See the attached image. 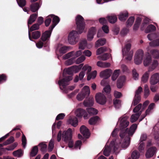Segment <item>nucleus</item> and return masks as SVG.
<instances>
[{"instance_id": "a19ab883", "label": "nucleus", "mask_w": 159, "mask_h": 159, "mask_svg": "<svg viewBox=\"0 0 159 159\" xmlns=\"http://www.w3.org/2000/svg\"><path fill=\"white\" fill-rule=\"evenodd\" d=\"M110 55L108 53H105L103 55L99 56L98 57V58L99 60L103 61H106L110 57Z\"/></svg>"}, {"instance_id": "f704fd0d", "label": "nucleus", "mask_w": 159, "mask_h": 159, "mask_svg": "<svg viewBox=\"0 0 159 159\" xmlns=\"http://www.w3.org/2000/svg\"><path fill=\"white\" fill-rule=\"evenodd\" d=\"M40 7L39 3L36 2L32 4L30 6L31 11L33 12H35L38 10Z\"/></svg>"}, {"instance_id": "39448f33", "label": "nucleus", "mask_w": 159, "mask_h": 159, "mask_svg": "<svg viewBox=\"0 0 159 159\" xmlns=\"http://www.w3.org/2000/svg\"><path fill=\"white\" fill-rule=\"evenodd\" d=\"M90 93L89 87L85 86L82 89L81 92L79 93L76 97L77 100L79 101L82 100L86 96H89Z\"/></svg>"}, {"instance_id": "423d86ee", "label": "nucleus", "mask_w": 159, "mask_h": 159, "mask_svg": "<svg viewBox=\"0 0 159 159\" xmlns=\"http://www.w3.org/2000/svg\"><path fill=\"white\" fill-rule=\"evenodd\" d=\"M143 54V51L141 49H139L136 52L134 59V61L135 64L139 65L141 63Z\"/></svg>"}, {"instance_id": "ea45409f", "label": "nucleus", "mask_w": 159, "mask_h": 159, "mask_svg": "<svg viewBox=\"0 0 159 159\" xmlns=\"http://www.w3.org/2000/svg\"><path fill=\"white\" fill-rule=\"evenodd\" d=\"M38 146L40 148V150L42 152L44 153L46 151L47 146L44 142L39 143Z\"/></svg>"}, {"instance_id": "338daca9", "label": "nucleus", "mask_w": 159, "mask_h": 159, "mask_svg": "<svg viewBox=\"0 0 159 159\" xmlns=\"http://www.w3.org/2000/svg\"><path fill=\"white\" fill-rule=\"evenodd\" d=\"M142 92V88L141 86H139L138 87V89L136 91L135 95L141 96V94Z\"/></svg>"}, {"instance_id": "8fccbe9b", "label": "nucleus", "mask_w": 159, "mask_h": 159, "mask_svg": "<svg viewBox=\"0 0 159 159\" xmlns=\"http://www.w3.org/2000/svg\"><path fill=\"white\" fill-rule=\"evenodd\" d=\"M98 118V117L96 116L92 117L89 121V124L91 125H94L97 121Z\"/></svg>"}, {"instance_id": "1a4fd4ad", "label": "nucleus", "mask_w": 159, "mask_h": 159, "mask_svg": "<svg viewBox=\"0 0 159 159\" xmlns=\"http://www.w3.org/2000/svg\"><path fill=\"white\" fill-rule=\"evenodd\" d=\"M72 129L70 128L66 131H64L62 134V140L66 143L70 140L72 137Z\"/></svg>"}, {"instance_id": "37998d69", "label": "nucleus", "mask_w": 159, "mask_h": 159, "mask_svg": "<svg viewBox=\"0 0 159 159\" xmlns=\"http://www.w3.org/2000/svg\"><path fill=\"white\" fill-rule=\"evenodd\" d=\"M120 72V70H116L114 71L111 77V79L113 81H115L116 79L119 75Z\"/></svg>"}, {"instance_id": "473e14b6", "label": "nucleus", "mask_w": 159, "mask_h": 159, "mask_svg": "<svg viewBox=\"0 0 159 159\" xmlns=\"http://www.w3.org/2000/svg\"><path fill=\"white\" fill-rule=\"evenodd\" d=\"M128 16V12L125 11H124L120 13L119 15V18L120 20L123 21L126 19Z\"/></svg>"}, {"instance_id": "7c9ffc66", "label": "nucleus", "mask_w": 159, "mask_h": 159, "mask_svg": "<svg viewBox=\"0 0 159 159\" xmlns=\"http://www.w3.org/2000/svg\"><path fill=\"white\" fill-rule=\"evenodd\" d=\"M37 16V14L36 13L30 15L28 22V28H29V25L31 24L35 21Z\"/></svg>"}, {"instance_id": "0eeeda50", "label": "nucleus", "mask_w": 159, "mask_h": 159, "mask_svg": "<svg viewBox=\"0 0 159 159\" xmlns=\"http://www.w3.org/2000/svg\"><path fill=\"white\" fill-rule=\"evenodd\" d=\"M82 54V51L79 50L76 52L75 51H71L64 55L62 58L63 59H67L70 57H73L74 58L79 57Z\"/></svg>"}, {"instance_id": "c85d7f7f", "label": "nucleus", "mask_w": 159, "mask_h": 159, "mask_svg": "<svg viewBox=\"0 0 159 159\" xmlns=\"http://www.w3.org/2000/svg\"><path fill=\"white\" fill-rule=\"evenodd\" d=\"M39 24H35L33 25L30 28V30L29 29V39L31 41V35L30 33V30L31 31L38 30L39 28Z\"/></svg>"}, {"instance_id": "f257e3e1", "label": "nucleus", "mask_w": 159, "mask_h": 159, "mask_svg": "<svg viewBox=\"0 0 159 159\" xmlns=\"http://www.w3.org/2000/svg\"><path fill=\"white\" fill-rule=\"evenodd\" d=\"M129 118L128 116L124 115L119 119V128L120 130L119 136L123 140L121 147L123 148L127 147L129 144V129L126 128L129 125Z\"/></svg>"}, {"instance_id": "f3484780", "label": "nucleus", "mask_w": 159, "mask_h": 159, "mask_svg": "<svg viewBox=\"0 0 159 159\" xmlns=\"http://www.w3.org/2000/svg\"><path fill=\"white\" fill-rule=\"evenodd\" d=\"M129 44L127 43L122 49L123 58L129 60Z\"/></svg>"}, {"instance_id": "4d7b16f0", "label": "nucleus", "mask_w": 159, "mask_h": 159, "mask_svg": "<svg viewBox=\"0 0 159 159\" xmlns=\"http://www.w3.org/2000/svg\"><path fill=\"white\" fill-rule=\"evenodd\" d=\"M107 50V48L105 47H101L98 49L96 51L97 55H98L101 54L102 53Z\"/></svg>"}, {"instance_id": "09e8293b", "label": "nucleus", "mask_w": 159, "mask_h": 159, "mask_svg": "<svg viewBox=\"0 0 159 159\" xmlns=\"http://www.w3.org/2000/svg\"><path fill=\"white\" fill-rule=\"evenodd\" d=\"M131 157L132 159H138L140 157V153L138 151L135 150L132 152Z\"/></svg>"}, {"instance_id": "a211bd4d", "label": "nucleus", "mask_w": 159, "mask_h": 159, "mask_svg": "<svg viewBox=\"0 0 159 159\" xmlns=\"http://www.w3.org/2000/svg\"><path fill=\"white\" fill-rule=\"evenodd\" d=\"M96 32V29L94 27H92L89 30L87 35V39L88 40L91 41L93 39Z\"/></svg>"}, {"instance_id": "6e6d98bb", "label": "nucleus", "mask_w": 159, "mask_h": 159, "mask_svg": "<svg viewBox=\"0 0 159 159\" xmlns=\"http://www.w3.org/2000/svg\"><path fill=\"white\" fill-rule=\"evenodd\" d=\"M142 104L139 103L137 104L133 110V111L134 113H137L139 112L142 109Z\"/></svg>"}, {"instance_id": "774afa93", "label": "nucleus", "mask_w": 159, "mask_h": 159, "mask_svg": "<svg viewBox=\"0 0 159 159\" xmlns=\"http://www.w3.org/2000/svg\"><path fill=\"white\" fill-rule=\"evenodd\" d=\"M75 59V58H74L73 57H72L71 58L66 61L65 64L68 66L72 65Z\"/></svg>"}, {"instance_id": "864d4df0", "label": "nucleus", "mask_w": 159, "mask_h": 159, "mask_svg": "<svg viewBox=\"0 0 159 159\" xmlns=\"http://www.w3.org/2000/svg\"><path fill=\"white\" fill-rule=\"evenodd\" d=\"M41 33L38 31H36L32 33V37L34 39H37L40 36Z\"/></svg>"}, {"instance_id": "9b49d317", "label": "nucleus", "mask_w": 159, "mask_h": 159, "mask_svg": "<svg viewBox=\"0 0 159 159\" xmlns=\"http://www.w3.org/2000/svg\"><path fill=\"white\" fill-rule=\"evenodd\" d=\"M157 148L155 147H152L149 148L147 151L145 156L147 158H149L152 157L156 154Z\"/></svg>"}, {"instance_id": "6e6552de", "label": "nucleus", "mask_w": 159, "mask_h": 159, "mask_svg": "<svg viewBox=\"0 0 159 159\" xmlns=\"http://www.w3.org/2000/svg\"><path fill=\"white\" fill-rule=\"evenodd\" d=\"M95 98L97 102L101 105H104L106 102L107 98L102 93H97Z\"/></svg>"}, {"instance_id": "e2e57ef3", "label": "nucleus", "mask_w": 159, "mask_h": 159, "mask_svg": "<svg viewBox=\"0 0 159 159\" xmlns=\"http://www.w3.org/2000/svg\"><path fill=\"white\" fill-rule=\"evenodd\" d=\"M14 141V139L13 137H11L8 139L4 143L5 145L9 144Z\"/></svg>"}, {"instance_id": "c9c22d12", "label": "nucleus", "mask_w": 159, "mask_h": 159, "mask_svg": "<svg viewBox=\"0 0 159 159\" xmlns=\"http://www.w3.org/2000/svg\"><path fill=\"white\" fill-rule=\"evenodd\" d=\"M87 42L85 39L80 41L79 45V48L82 50L84 49L87 46Z\"/></svg>"}, {"instance_id": "680f3d73", "label": "nucleus", "mask_w": 159, "mask_h": 159, "mask_svg": "<svg viewBox=\"0 0 159 159\" xmlns=\"http://www.w3.org/2000/svg\"><path fill=\"white\" fill-rule=\"evenodd\" d=\"M132 73L133 78L135 80H138L139 78V74L135 69H134L133 70Z\"/></svg>"}, {"instance_id": "7ed1b4c3", "label": "nucleus", "mask_w": 159, "mask_h": 159, "mask_svg": "<svg viewBox=\"0 0 159 159\" xmlns=\"http://www.w3.org/2000/svg\"><path fill=\"white\" fill-rule=\"evenodd\" d=\"M120 143L118 144H115L114 141H112L110 143L109 147L106 145L103 151V154L107 157L110 155V152H115L120 146Z\"/></svg>"}, {"instance_id": "ddd939ff", "label": "nucleus", "mask_w": 159, "mask_h": 159, "mask_svg": "<svg viewBox=\"0 0 159 159\" xmlns=\"http://www.w3.org/2000/svg\"><path fill=\"white\" fill-rule=\"evenodd\" d=\"M151 84H159V73H156L152 75L150 80Z\"/></svg>"}, {"instance_id": "2eb2a0df", "label": "nucleus", "mask_w": 159, "mask_h": 159, "mask_svg": "<svg viewBox=\"0 0 159 159\" xmlns=\"http://www.w3.org/2000/svg\"><path fill=\"white\" fill-rule=\"evenodd\" d=\"M70 46H62L61 44L58 45L57 51H58L60 54H63L72 49Z\"/></svg>"}, {"instance_id": "b1692460", "label": "nucleus", "mask_w": 159, "mask_h": 159, "mask_svg": "<svg viewBox=\"0 0 159 159\" xmlns=\"http://www.w3.org/2000/svg\"><path fill=\"white\" fill-rule=\"evenodd\" d=\"M93 104L94 99L93 98H86L84 102V105L86 107L92 106Z\"/></svg>"}, {"instance_id": "c756f323", "label": "nucleus", "mask_w": 159, "mask_h": 159, "mask_svg": "<svg viewBox=\"0 0 159 159\" xmlns=\"http://www.w3.org/2000/svg\"><path fill=\"white\" fill-rule=\"evenodd\" d=\"M141 100V96L135 95L132 102V106L133 105L134 106L137 105L140 102Z\"/></svg>"}, {"instance_id": "a878e982", "label": "nucleus", "mask_w": 159, "mask_h": 159, "mask_svg": "<svg viewBox=\"0 0 159 159\" xmlns=\"http://www.w3.org/2000/svg\"><path fill=\"white\" fill-rule=\"evenodd\" d=\"M142 19L141 18L138 17L136 18L135 23L133 26V30L134 31L137 30L139 27L140 25Z\"/></svg>"}, {"instance_id": "5701e85b", "label": "nucleus", "mask_w": 159, "mask_h": 159, "mask_svg": "<svg viewBox=\"0 0 159 159\" xmlns=\"http://www.w3.org/2000/svg\"><path fill=\"white\" fill-rule=\"evenodd\" d=\"M125 80V76L120 77L118 79L117 82V86L119 89L121 88L123 86Z\"/></svg>"}, {"instance_id": "4be33fe9", "label": "nucleus", "mask_w": 159, "mask_h": 159, "mask_svg": "<svg viewBox=\"0 0 159 159\" xmlns=\"http://www.w3.org/2000/svg\"><path fill=\"white\" fill-rule=\"evenodd\" d=\"M141 111H139V112L133 114L130 119V121L132 123H134L136 121L139 116L141 115Z\"/></svg>"}, {"instance_id": "a18cd8bd", "label": "nucleus", "mask_w": 159, "mask_h": 159, "mask_svg": "<svg viewBox=\"0 0 159 159\" xmlns=\"http://www.w3.org/2000/svg\"><path fill=\"white\" fill-rule=\"evenodd\" d=\"M149 74V71L146 72L143 75L141 80L143 83L146 82L148 80Z\"/></svg>"}, {"instance_id": "bb28decb", "label": "nucleus", "mask_w": 159, "mask_h": 159, "mask_svg": "<svg viewBox=\"0 0 159 159\" xmlns=\"http://www.w3.org/2000/svg\"><path fill=\"white\" fill-rule=\"evenodd\" d=\"M138 127V124H133L130 127V141L131 137L135 132Z\"/></svg>"}, {"instance_id": "4468645a", "label": "nucleus", "mask_w": 159, "mask_h": 159, "mask_svg": "<svg viewBox=\"0 0 159 159\" xmlns=\"http://www.w3.org/2000/svg\"><path fill=\"white\" fill-rule=\"evenodd\" d=\"M52 30L49 27L48 30L46 31L42 34L41 39L43 42L47 41L49 39Z\"/></svg>"}, {"instance_id": "5fc2aeb1", "label": "nucleus", "mask_w": 159, "mask_h": 159, "mask_svg": "<svg viewBox=\"0 0 159 159\" xmlns=\"http://www.w3.org/2000/svg\"><path fill=\"white\" fill-rule=\"evenodd\" d=\"M17 143H15L11 145L8 148H2V150H3L4 151H6V150L8 151L13 150L17 146Z\"/></svg>"}, {"instance_id": "72a5a7b5", "label": "nucleus", "mask_w": 159, "mask_h": 159, "mask_svg": "<svg viewBox=\"0 0 159 159\" xmlns=\"http://www.w3.org/2000/svg\"><path fill=\"white\" fill-rule=\"evenodd\" d=\"M106 40L104 38L99 39L95 43V46L98 48L102 46L103 45L106 43Z\"/></svg>"}, {"instance_id": "69168bd1", "label": "nucleus", "mask_w": 159, "mask_h": 159, "mask_svg": "<svg viewBox=\"0 0 159 159\" xmlns=\"http://www.w3.org/2000/svg\"><path fill=\"white\" fill-rule=\"evenodd\" d=\"M149 102V101L148 100L145 101L143 103V105H142V109L140 111H141V113H142V112L145 110L146 107L148 106Z\"/></svg>"}, {"instance_id": "393cba45", "label": "nucleus", "mask_w": 159, "mask_h": 159, "mask_svg": "<svg viewBox=\"0 0 159 159\" xmlns=\"http://www.w3.org/2000/svg\"><path fill=\"white\" fill-rule=\"evenodd\" d=\"M67 122L74 127L76 126L78 124V119L76 117H71L69 118Z\"/></svg>"}, {"instance_id": "bf43d9fd", "label": "nucleus", "mask_w": 159, "mask_h": 159, "mask_svg": "<svg viewBox=\"0 0 159 159\" xmlns=\"http://www.w3.org/2000/svg\"><path fill=\"white\" fill-rule=\"evenodd\" d=\"M149 45L151 46H159V39H155L149 43Z\"/></svg>"}, {"instance_id": "cd10ccee", "label": "nucleus", "mask_w": 159, "mask_h": 159, "mask_svg": "<svg viewBox=\"0 0 159 159\" xmlns=\"http://www.w3.org/2000/svg\"><path fill=\"white\" fill-rule=\"evenodd\" d=\"M156 30V27L152 24L149 25L145 30V33H149L154 32Z\"/></svg>"}, {"instance_id": "49530a36", "label": "nucleus", "mask_w": 159, "mask_h": 159, "mask_svg": "<svg viewBox=\"0 0 159 159\" xmlns=\"http://www.w3.org/2000/svg\"><path fill=\"white\" fill-rule=\"evenodd\" d=\"M107 18L109 21L111 23H114L116 22L117 18L116 16L111 15L108 16Z\"/></svg>"}, {"instance_id": "6ab92c4d", "label": "nucleus", "mask_w": 159, "mask_h": 159, "mask_svg": "<svg viewBox=\"0 0 159 159\" xmlns=\"http://www.w3.org/2000/svg\"><path fill=\"white\" fill-rule=\"evenodd\" d=\"M80 131L85 138H88L90 135L89 129L84 125H82L80 128Z\"/></svg>"}, {"instance_id": "58836bf2", "label": "nucleus", "mask_w": 159, "mask_h": 159, "mask_svg": "<svg viewBox=\"0 0 159 159\" xmlns=\"http://www.w3.org/2000/svg\"><path fill=\"white\" fill-rule=\"evenodd\" d=\"M150 53L155 58H159V51L157 49H152L150 52Z\"/></svg>"}, {"instance_id": "e433bc0d", "label": "nucleus", "mask_w": 159, "mask_h": 159, "mask_svg": "<svg viewBox=\"0 0 159 159\" xmlns=\"http://www.w3.org/2000/svg\"><path fill=\"white\" fill-rule=\"evenodd\" d=\"M127 25L126 27L124 28L120 32V33L122 36H125L126 34L129 31V19L127 20Z\"/></svg>"}, {"instance_id": "de8ad7c7", "label": "nucleus", "mask_w": 159, "mask_h": 159, "mask_svg": "<svg viewBox=\"0 0 159 159\" xmlns=\"http://www.w3.org/2000/svg\"><path fill=\"white\" fill-rule=\"evenodd\" d=\"M23 152L21 149H19L13 152V154L15 157H20L23 155Z\"/></svg>"}, {"instance_id": "aec40b11", "label": "nucleus", "mask_w": 159, "mask_h": 159, "mask_svg": "<svg viewBox=\"0 0 159 159\" xmlns=\"http://www.w3.org/2000/svg\"><path fill=\"white\" fill-rule=\"evenodd\" d=\"M111 73V70L107 69L101 72L100 75L101 77L107 79L110 76Z\"/></svg>"}, {"instance_id": "9d476101", "label": "nucleus", "mask_w": 159, "mask_h": 159, "mask_svg": "<svg viewBox=\"0 0 159 159\" xmlns=\"http://www.w3.org/2000/svg\"><path fill=\"white\" fill-rule=\"evenodd\" d=\"M76 116L79 118H81L83 116L85 119L88 118V115L86 111L83 109L79 108L76 110L75 112Z\"/></svg>"}, {"instance_id": "dca6fc26", "label": "nucleus", "mask_w": 159, "mask_h": 159, "mask_svg": "<svg viewBox=\"0 0 159 159\" xmlns=\"http://www.w3.org/2000/svg\"><path fill=\"white\" fill-rule=\"evenodd\" d=\"M78 66H72L66 69H64L63 71V75H64L65 71H66L67 74L69 75L72 74L73 73H76L78 72Z\"/></svg>"}, {"instance_id": "79ce46f5", "label": "nucleus", "mask_w": 159, "mask_h": 159, "mask_svg": "<svg viewBox=\"0 0 159 159\" xmlns=\"http://www.w3.org/2000/svg\"><path fill=\"white\" fill-rule=\"evenodd\" d=\"M113 104L116 108H119L121 107V101L116 99H114L113 100Z\"/></svg>"}, {"instance_id": "4c0bfd02", "label": "nucleus", "mask_w": 159, "mask_h": 159, "mask_svg": "<svg viewBox=\"0 0 159 159\" xmlns=\"http://www.w3.org/2000/svg\"><path fill=\"white\" fill-rule=\"evenodd\" d=\"M152 61L151 57L149 53H148L146 57L143 61V64L144 66H147L151 63Z\"/></svg>"}, {"instance_id": "c03bdc74", "label": "nucleus", "mask_w": 159, "mask_h": 159, "mask_svg": "<svg viewBox=\"0 0 159 159\" xmlns=\"http://www.w3.org/2000/svg\"><path fill=\"white\" fill-rule=\"evenodd\" d=\"M88 76L87 79V80H89L91 79H94L96 77L97 75V71L96 70H94L93 71L92 73H87Z\"/></svg>"}, {"instance_id": "052dcab7", "label": "nucleus", "mask_w": 159, "mask_h": 159, "mask_svg": "<svg viewBox=\"0 0 159 159\" xmlns=\"http://www.w3.org/2000/svg\"><path fill=\"white\" fill-rule=\"evenodd\" d=\"M85 59V57L84 56H82L78 58L75 61V63L79 64L83 62Z\"/></svg>"}, {"instance_id": "0e129e2a", "label": "nucleus", "mask_w": 159, "mask_h": 159, "mask_svg": "<svg viewBox=\"0 0 159 159\" xmlns=\"http://www.w3.org/2000/svg\"><path fill=\"white\" fill-rule=\"evenodd\" d=\"M36 45L37 47L39 48H41L43 46L45 47L47 46L45 43L44 44L41 41H39L38 43H36Z\"/></svg>"}, {"instance_id": "13d9d810", "label": "nucleus", "mask_w": 159, "mask_h": 159, "mask_svg": "<svg viewBox=\"0 0 159 159\" xmlns=\"http://www.w3.org/2000/svg\"><path fill=\"white\" fill-rule=\"evenodd\" d=\"M54 147V140L52 139L49 142L48 145V151L51 152L53 150Z\"/></svg>"}, {"instance_id": "603ef678", "label": "nucleus", "mask_w": 159, "mask_h": 159, "mask_svg": "<svg viewBox=\"0 0 159 159\" xmlns=\"http://www.w3.org/2000/svg\"><path fill=\"white\" fill-rule=\"evenodd\" d=\"M38 149L37 146H34L32 148L30 153V156L32 157L35 156L38 153Z\"/></svg>"}, {"instance_id": "2f4dec72", "label": "nucleus", "mask_w": 159, "mask_h": 159, "mask_svg": "<svg viewBox=\"0 0 159 159\" xmlns=\"http://www.w3.org/2000/svg\"><path fill=\"white\" fill-rule=\"evenodd\" d=\"M98 66L102 68H107L110 67V64L109 62H104L101 61H98L97 63Z\"/></svg>"}, {"instance_id": "20e7f679", "label": "nucleus", "mask_w": 159, "mask_h": 159, "mask_svg": "<svg viewBox=\"0 0 159 159\" xmlns=\"http://www.w3.org/2000/svg\"><path fill=\"white\" fill-rule=\"evenodd\" d=\"M73 79L71 76H69L66 78L59 80L58 81V84L60 86V89L61 90H65V87L69 84V81L72 80ZM64 92L67 93L66 91L64 90Z\"/></svg>"}, {"instance_id": "412c9836", "label": "nucleus", "mask_w": 159, "mask_h": 159, "mask_svg": "<svg viewBox=\"0 0 159 159\" xmlns=\"http://www.w3.org/2000/svg\"><path fill=\"white\" fill-rule=\"evenodd\" d=\"M52 18H53L52 22L53 24L50 26V29L53 30L54 28L59 23L60 21V19L57 16H54L53 15H51L50 16Z\"/></svg>"}, {"instance_id": "f03ea898", "label": "nucleus", "mask_w": 159, "mask_h": 159, "mask_svg": "<svg viewBox=\"0 0 159 159\" xmlns=\"http://www.w3.org/2000/svg\"><path fill=\"white\" fill-rule=\"evenodd\" d=\"M77 31L73 30L70 32L68 36L69 43L72 45L75 44L80 39L79 34L82 33L85 28V24L83 18L80 15H78L75 19Z\"/></svg>"}, {"instance_id": "f8f14e48", "label": "nucleus", "mask_w": 159, "mask_h": 159, "mask_svg": "<svg viewBox=\"0 0 159 159\" xmlns=\"http://www.w3.org/2000/svg\"><path fill=\"white\" fill-rule=\"evenodd\" d=\"M92 70V67L91 66H89L88 64L85 65L82 68V71L80 72L79 75V79L80 80H81L83 78L85 75V71L87 70V73L90 72Z\"/></svg>"}, {"instance_id": "3c124183", "label": "nucleus", "mask_w": 159, "mask_h": 159, "mask_svg": "<svg viewBox=\"0 0 159 159\" xmlns=\"http://www.w3.org/2000/svg\"><path fill=\"white\" fill-rule=\"evenodd\" d=\"M87 110L88 113L91 115H96L98 112L97 110L93 108H87Z\"/></svg>"}]
</instances>
